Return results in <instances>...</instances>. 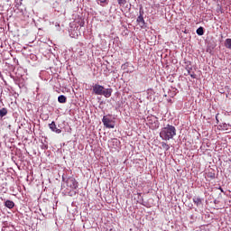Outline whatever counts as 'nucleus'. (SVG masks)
<instances>
[{"mask_svg": "<svg viewBox=\"0 0 231 231\" xmlns=\"http://www.w3.org/2000/svg\"><path fill=\"white\" fill-rule=\"evenodd\" d=\"M174 136H176V127L171 125H167L160 132V137L162 140H172Z\"/></svg>", "mask_w": 231, "mask_h": 231, "instance_id": "nucleus-1", "label": "nucleus"}, {"mask_svg": "<svg viewBox=\"0 0 231 231\" xmlns=\"http://www.w3.org/2000/svg\"><path fill=\"white\" fill-rule=\"evenodd\" d=\"M92 89L94 95H100L105 98H109L113 95V88H106L102 85L95 84Z\"/></svg>", "mask_w": 231, "mask_h": 231, "instance_id": "nucleus-2", "label": "nucleus"}, {"mask_svg": "<svg viewBox=\"0 0 231 231\" xmlns=\"http://www.w3.org/2000/svg\"><path fill=\"white\" fill-rule=\"evenodd\" d=\"M102 122L107 129H115V121L109 116H103Z\"/></svg>", "mask_w": 231, "mask_h": 231, "instance_id": "nucleus-3", "label": "nucleus"}, {"mask_svg": "<svg viewBox=\"0 0 231 231\" xmlns=\"http://www.w3.org/2000/svg\"><path fill=\"white\" fill-rule=\"evenodd\" d=\"M66 184H67V187H69V189H79V182L73 177L68 178L66 180Z\"/></svg>", "mask_w": 231, "mask_h": 231, "instance_id": "nucleus-4", "label": "nucleus"}, {"mask_svg": "<svg viewBox=\"0 0 231 231\" xmlns=\"http://www.w3.org/2000/svg\"><path fill=\"white\" fill-rule=\"evenodd\" d=\"M136 22L141 28H143V26H145V20H143V11L140 10L139 16L137 17Z\"/></svg>", "mask_w": 231, "mask_h": 231, "instance_id": "nucleus-5", "label": "nucleus"}, {"mask_svg": "<svg viewBox=\"0 0 231 231\" xmlns=\"http://www.w3.org/2000/svg\"><path fill=\"white\" fill-rule=\"evenodd\" d=\"M49 127L51 131H52L53 133H56L57 134H60L62 133V130L57 128V125L55 124L54 121L49 124Z\"/></svg>", "mask_w": 231, "mask_h": 231, "instance_id": "nucleus-6", "label": "nucleus"}, {"mask_svg": "<svg viewBox=\"0 0 231 231\" xmlns=\"http://www.w3.org/2000/svg\"><path fill=\"white\" fill-rule=\"evenodd\" d=\"M220 131H231V125L223 123L219 125Z\"/></svg>", "mask_w": 231, "mask_h": 231, "instance_id": "nucleus-7", "label": "nucleus"}, {"mask_svg": "<svg viewBox=\"0 0 231 231\" xmlns=\"http://www.w3.org/2000/svg\"><path fill=\"white\" fill-rule=\"evenodd\" d=\"M148 124H155L154 127H158V118L156 116L147 117Z\"/></svg>", "mask_w": 231, "mask_h": 231, "instance_id": "nucleus-8", "label": "nucleus"}, {"mask_svg": "<svg viewBox=\"0 0 231 231\" xmlns=\"http://www.w3.org/2000/svg\"><path fill=\"white\" fill-rule=\"evenodd\" d=\"M193 203H195V205L197 207H199L202 203H203V200L201 199V198H193Z\"/></svg>", "mask_w": 231, "mask_h": 231, "instance_id": "nucleus-9", "label": "nucleus"}, {"mask_svg": "<svg viewBox=\"0 0 231 231\" xmlns=\"http://www.w3.org/2000/svg\"><path fill=\"white\" fill-rule=\"evenodd\" d=\"M67 100L68 99H67L66 96H64V95H60L58 97V102H60V104H66Z\"/></svg>", "mask_w": 231, "mask_h": 231, "instance_id": "nucleus-10", "label": "nucleus"}, {"mask_svg": "<svg viewBox=\"0 0 231 231\" xmlns=\"http://www.w3.org/2000/svg\"><path fill=\"white\" fill-rule=\"evenodd\" d=\"M5 205L7 208H14L15 207V204L12 200H6Z\"/></svg>", "mask_w": 231, "mask_h": 231, "instance_id": "nucleus-11", "label": "nucleus"}, {"mask_svg": "<svg viewBox=\"0 0 231 231\" xmlns=\"http://www.w3.org/2000/svg\"><path fill=\"white\" fill-rule=\"evenodd\" d=\"M8 115V110L6 108H1L0 109V116L3 118V116H6Z\"/></svg>", "mask_w": 231, "mask_h": 231, "instance_id": "nucleus-12", "label": "nucleus"}, {"mask_svg": "<svg viewBox=\"0 0 231 231\" xmlns=\"http://www.w3.org/2000/svg\"><path fill=\"white\" fill-rule=\"evenodd\" d=\"M97 5H100L101 6H106L107 5V0H97Z\"/></svg>", "mask_w": 231, "mask_h": 231, "instance_id": "nucleus-13", "label": "nucleus"}, {"mask_svg": "<svg viewBox=\"0 0 231 231\" xmlns=\"http://www.w3.org/2000/svg\"><path fill=\"white\" fill-rule=\"evenodd\" d=\"M162 147L164 149V151H169V149H171V146H169L167 143H162Z\"/></svg>", "mask_w": 231, "mask_h": 231, "instance_id": "nucleus-14", "label": "nucleus"}, {"mask_svg": "<svg viewBox=\"0 0 231 231\" xmlns=\"http://www.w3.org/2000/svg\"><path fill=\"white\" fill-rule=\"evenodd\" d=\"M226 47L231 50V39L226 40Z\"/></svg>", "mask_w": 231, "mask_h": 231, "instance_id": "nucleus-15", "label": "nucleus"}, {"mask_svg": "<svg viewBox=\"0 0 231 231\" xmlns=\"http://www.w3.org/2000/svg\"><path fill=\"white\" fill-rule=\"evenodd\" d=\"M197 33L199 35H203V33H205V31H203V27H199L197 29Z\"/></svg>", "mask_w": 231, "mask_h": 231, "instance_id": "nucleus-16", "label": "nucleus"}, {"mask_svg": "<svg viewBox=\"0 0 231 231\" xmlns=\"http://www.w3.org/2000/svg\"><path fill=\"white\" fill-rule=\"evenodd\" d=\"M118 5H125V3H127V0H117Z\"/></svg>", "mask_w": 231, "mask_h": 231, "instance_id": "nucleus-17", "label": "nucleus"}, {"mask_svg": "<svg viewBox=\"0 0 231 231\" xmlns=\"http://www.w3.org/2000/svg\"><path fill=\"white\" fill-rule=\"evenodd\" d=\"M188 73L190 75L191 79H196V74H190V70H189Z\"/></svg>", "mask_w": 231, "mask_h": 231, "instance_id": "nucleus-18", "label": "nucleus"}, {"mask_svg": "<svg viewBox=\"0 0 231 231\" xmlns=\"http://www.w3.org/2000/svg\"><path fill=\"white\" fill-rule=\"evenodd\" d=\"M114 143H118V139H114Z\"/></svg>", "mask_w": 231, "mask_h": 231, "instance_id": "nucleus-19", "label": "nucleus"}, {"mask_svg": "<svg viewBox=\"0 0 231 231\" xmlns=\"http://www.w3.org/2000/svg\"><path fill=\"white\" fill-rule=\"evenodd\" d=\"M219 189L221 190V192H223V189L219 188Z\"/></svg>", "mask_w": 231, "mask_h": 231, "instance_id": "nucleus-20", "label": "nucleus"}, {"mask_svg": "<svg viewBox=\"0 0 231 231\" xmlns=\"http://www.w3.org/2000/svg\"><path fill=\"white\" fill-rule=\"evenodd\" d=\"M62 180H63V181H64V177H62Z\"/></svg>", "mask_w": 231, "mask_h": 231, "instance_id": "nucleus-21", "label": "nucleus"}]
</instances>
